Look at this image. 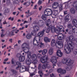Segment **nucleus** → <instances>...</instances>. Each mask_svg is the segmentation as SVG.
<instances>
[{
	"instance_id": "obj_29",
	"label": "nucleus",
	"mask_w": 77,
	"mask_h": 77,
	"mask_svg": "<svg viewBox=\"0 0 77 77\" xmlns=\"http://www.w3.org/2000/svg\"><path fill=\"white\" fill-rule=\"evenodd\" d=\"M34 29H35V31L38 32L39 30V27L37 25H35L34 26Z\"/></svg>"
},
{
	"instance_id": "obj_15",
	"label": "nucleus",
	"mask_w": 77,
	"mask_h": 77,
	"mask_svg": "<svg viewBox=\"0 0 77 77\" xmlns=\"http://www.w3.org/2000/svg\"><path fill=\"white\" fill-rule=\"evenodd\" d=\"M56 54L57 56H58V57H60L62 56V55H63V53L61 52L60 50H58Z\"/></svg>"
},
{
	"instance_id": "obj_48",
	"label": "nucleus",
	"mask_w": 77,
	"mask_h": 77,
	"mask_svg": "<svg viewBox=\"0 0 77 77\" xmlns=\"http://www.w3.org/2000/svg\"><path fill=\"white\" fill-rule=\"evenodd\" d=\"M39 37L38 36H36L33 39V40H35L36 41H37V39H39Z\"/></svg>"
},
{
	"instance_id": "obj_32",
	"label": "nucleus",
	"mask_w": 77,
	"mask_h": 77,
	"mask_svg": "<svg viewBox=\"0 0 77 77\" xmlns=\"http://www.w3.org/2000/svg\"><path fill=\"white\" fill-rule=\"evenodd\" d=\"M47 53V50L46 49H43L42 51V54L43 55H45Z\"/></svg>"
},
{
	"instance_id": "obj_62",
	"label": "nucleus",
	"mask_w": 77,
	"mask_h": 77,
	"mask_svg": "<svg viewBox=\"0 0 77 77\" xmlns=\"http://www.w3.org/2000/svg\"><path fill=\"white\" fill-rule=\"evenodd\" d=\"M74 53L75 54H77V50H75L74 52Z\"/></svg>"
},
{
	"instance_id": "obj_12",
	"label": "nucleus",
	"mask_w": 77,
	"mask_h": 77,
	"mask_svg": "<svg viewBox=\"0 0 77 77\" xmlns=\"http://www.w3.org/2000/svg\"><path fill=\"white\" fill-rule=\"evenodd\" d=\"M72 63H71V61H70L69 63L68 64H67L68 66L67 68H66V70H67V71H69L72 68Z\"/></svg>"
},
{
	"instance_id": "obj_4",
	"label": "nucleus",
	"mask_w": 77,
	"mask_h": 77,
	"mask_svg": "<svg viewBox=\"0 0 77 77\" xmlns=\"http://www.w3.org/2000/svg\"><path fill=\"white\" fill-rule=\"evenodd\" d=\"M64 50L65 51L66 53V54H69L71 52V50H70V47L68 45L65 46L64 48Z\"/></svg>"
},
{
	"instance_id": "obj_58",
	"label": "nucleus",
	"mask_w": 77,
	"mask_h": 77,
	"mask_svg": "<svg viewBox=\"0 0 77 77\" xmlns=\"http://www.w3.org/2000/svg\"><path fill=\"white\" fill-rule=\"evenodd\" d=\"M67 12H68V11H64V15H66V14H68Z\"/></svg>"
},
{
	"instance_id": "obj_55",
	"label": "nucleus",
	"mask_w": 77,
	"mask_h": 77,
	"mask_svg": "<svg viewBox=\"0 0 77 77\" xmlns=\"http://www.w3.org/2000/svg\"><path fill=\"white\" fill-rule=\"evenodd\" d=\"M38 58H41L42 57V55L41 54H39L38 55Z\"/></svg>"
},
{
	"instance_id": "obj_43",
	"label": "nucleus",
	"mask_w": 77,
	"mask_h": 77,
	"mask_svg": "<svg viewBox=\"0 0 77 77\" xmlns=\"http://www.w3.org/2000/svg\"><path fill=\"white\" fill-rule=\"evenodd\" d=\"M67 27L68 28L71 29L72 28V25L71 24H68Z\"/></svg>"
},
{
	"instance_id": "obj_1",
	"label": "nucleus",
	"mask_w": 77,
	"mask_h": 77,
	"mask_svg": "<svg viewBox=\"0 0 77 77\" xmlns=\"http://www.w3.org/2000/svg\"><path fill=\"white\" fill-rule=\"evenodd\" d=\"M22 49L25 53H28L29 51V47L28 45L26 43H23L22 46Z\"/></svg>"
},
{
	"instance_id": "obj_17",
	"label": "nucleus",
	"mask_w": 77,
	"mask_h": 77,
	"mask_svg": "<svg viewBox=\"0 0 77 77\" xmlns=\"http://www.w3.org/2000/svg\"><path fill=\"white\" fill-rule=\"evenodd\" d=\"M65 32V34H67L66 32L68 33V35H72L73 33L72 31L71 30H69V29H66Z\"/></svg>"
},
{
	"instance_id": "obj_8",
	"label": "nucleus",
	"mask_w": 77,
	"mask_h": 77,
	"mask_svg": "<svg viewBox=\"0 0 77 77\" xmlns=\"http://www.w3.org/2000/svg\"><path fill=\"white\" fill-rule=\"evenodd\" d=\"M17 57L19 58V61L20 62H23L25 60V57L24 56H21L20 54H17L16 55Z\"/></svg>"
},
{
	"instance_id": "obj_36",
	"label": "nucleus",
	"mask_w": 77,
	"mask_h": 77,
	"mask_svg": "<svg viewBox=\"0 0 77 77\" xmlns=\"http://www.w3.org/2000/svg\"><path fill=\"white\" fill-rule=\"evenodd\" d=\"M38 73L40 74V77H42V75H43V73H42V70H39L38 71Z\"/></svg>"
},
{
	"instance_id": "obj_6",
	"label": "nucleus",
	"mask_w": 77,
	"mask_h": 77,
	"mask_svg": "<svg viewBox=\"0 0 77 77\" xmlns=\"http://www.w3.org/2000/svg\"><path fill=\"white\" fill-rule=\"evenodd\" d=\"M57 45H56V47L59 48H61L63 47V42L60 41H57Z\"/></svg>"
},
{
	"instance_id": "obj_21",
	"label": "nucleus",
	"mask_w": 77,
	"mask_h": 77,
	"mask_svg": "<svg viewBox=\"0 0 77 77\" xmlns=\"http://www.w3.org/2000/svg\"><path fill=\"white\" fill-rule=\"evenodd\" d=\"M65 36L63 34H61V35H60L58 37V39L59 40H63L64 39Z\"/></svg>"
},
{
	"instance_id": "obj_27",
	"label": "nucleus",
	"mask_w": 77,
	"mask_h": 77,
	"mask_svg": "<svg viewBox=\"0 0 77 77\" xmlns=\"http://www.w3.org/2000/svg\"><path fill=\"white\" fill-rule=\"evenodd\" d=\"M26 70V68L24 66L23 67H21L20 68V72H23Z\"/></svg>"
},
{
	"instance_id": "obj_57",
	"label": "nucleus",
	"mask_w": 77,
	"mask_h": 77,
	"mask_svg": "<svg viewBox=\"0 0 77 77\" xmlns=\"http://www.w3.org/2000/svg\"><path fill=\"white\" fill-rule=\"evenodd\" d=\"M14 58H12V59H11V63H12V64H14Z\"/></svg>"
},
{
	"instance_id": "obj_53",
	"label": "nucleus",
	"mask_w": 77,
	"mask_h": 77,
	"mask_svg": "<svg viewBox=\"0 0 77 77\" xmlns=\"http://www.w3.org/2000/svg\"><path fill=\"white\" fill-rule=\"evenodd\" d=\"M42 1H39L38 2V5H41V4H42Z\"/></svg>"
},
{
	"instance_id": "obj_25",
	"label": "nucleus",
	"mask_w": 77,
	"mask_h": 77,
	"mask_svg": "<svg viewBox=\"0 0 77 77\" xmlns=\"http://www.w3.org/2000/svg\"><path fill=\"white\" fill-rule=\"evenodd\" d=\"M26 63L27 65H29L31 63V61L30 60L29 58H27L26 59Z\"/></svg>"
},
{
	"instance_id": "obj_23",
	"label": "nucleus",
	"mask_w": 77,
	"mask_h": 77,
	"mask_svg": "<svg viewBox=\"0 0 77 77\" xmlns=\"http://www.w3.org/2000/svg\"><path fill=\"white\" fill-rule=\"evenodd\" d=\"M68 38L70 41H74L75 40V38L73 36H70L69 38Z\"/></svg>"
},
{
	"instance_id": "obj_44",
	"label": "nucleus",
	"mask_w": 77,
	"mask_h": 77,
	"mask_svg": "<svg viewBox=\"0 0 77 77\" xmlns=\"http://www.w3.org/2000/svg\"><path fill=\"white\" fill-rule=\"evenodd\" d=\"M6 3L7 5H10V4L11 3V2L10 1V0H7Z\"/></svg>"
},
{
	"instance_id": "obj_51",
	"label": "nucleus",
	"mask_w": 77,
	"mask_h": 77,
	"mask_svg": "<svg viewBox=\"0 0 77 77\" xmlns=\"http://www.w3.org/2000/svg\"><path fill=\"white\" fill-rule=\"evenodd\" d=\"M16 64L18 65V66H20L21 64L19 62H17L16 63Z\"/></svg>"
},
{
	"instance_id": "obj_3",
	"label": "nucleus",
	"mask_w": 77,
	"mask_h": 77,
	"mask_svg": "<svg viewBox=\"0 0 77 77\" xmlns=\"http://www.w3.org/2000/svg\"><path fill=\"white\" fill-rule=\"evenodd\" d=\"M53 11L51 9H47L44 12V14L46 16H50L52 15Z\"/></svg>"
},
{
	"instance_id": "obj_59",
	"label": "nucleus",
	"mask_w": 77,
	"mask_h": 77,
	"mask_svg": "<svg viewBox=\"0 0 77 77\" xmlns=\"http://www.w3.org/2000/svg\"><path fill=\"white\" fill-rule=\"evenodd\" d=\"M7 24H8V23L6 22V20L4 21L3 22V24L4 25Z\"/></svg>"
},
{
	"instance_id": "obj_34",
	"label": "nucleus",
	"mask_w": 77,
	"mask_h": 77,
	"mask_svg": "<svg viewBox=\"0 0 77 77\" xmlns=\"http://www.w3.org/2000/svg\"><path fill=\"white\" fill-rule=\"evenodd\" d=\"M70 12L71 14H74L75 13V10L73 8H72L70 10Z\"/></svg>"
},
{
	"instance_id": "obj_52",
	"label": "nucleus",
	"mask_w": 77,
	"mask_h": 77,
	"mask_svg": "<svg viewBox=\"0 0 77 77\" xmlns=\"http://www.w3.org/2000/svg\"><path fill=\"white\" fill-rule=\"evenodd\" d=\"M62 8V6H61L59 7V9L60 11H62V10L63 9V8Z\"/></svg>"
},
{
	"instance_id": "obj_26",
	"label": "nucleus",
	"mask_w": 77,
	"mask_h": 77,
	"mask_svg": "<svg viewBox=\"0 0 77 77\" xmlns=\"http://www.w3.org/2000/svg\"><path fill=\"white\" fill-rule=\"evenodd\" d=\"M38 24L40 27H42L44 25V22L42 20H40Z\"/></svg>"
},
{
	"instance_id": "obj_10",
	"label": "nucleus",
	"mask_w": 77,
	"mask_h": 77,
	"mask_svg": "<svg viewBox=\"0 0 77 77\" xmlns=\"http://www.w3.org/2000/svg\"><path fill=\"white\" fill-rule=\"evenodd\" d=\"M58 57H56L55 56H53L51 58V62L52 63L56 64L57 63V59H58Z\"/></svg>"
},
{
	"instance_id": "obj_56",
	"label": "nucleus",
	"mask_w": 77,
	"mask_h": 77,
	"mask_svg": "<svg viewBox=\"0 0 77 77\" xmlns=\"http://www.w3.org/2000/svg\"><path fill=\"white\" fill-rule=\"evenodd\" d=\"M50 77H55L53 73L50 74Z\"/></svg>"
},
{
	"instance_id": "obj_16",
	"label": "nucleus",
	"mask_w": 77,
	"mask_h": 77,
	"mask_svg": "<svg viewBox=\"0 0 77 77\" xmlns=\"http://www.w3.org/2000/svg\"><path fill=\"white\" fill-rule=\"evenodd\" d=\"M63 27L62 26H60L57 27V29L58 30V31L60 32H65V30H63Z\"/></svg>"
},
{
	"instance_id": "obj_50",
	"label": "nucleus",
	"mask_w": 77,
	"mask_h": 77,
	"mask_svg": "<svg viewBox=\"0 0 77 77\" xmlns=\"http://www.w3.org/2000/svg\"><path fill=\"white\" fill-rule=\"evenodd\" d=\"M47 22L49 24H51V21H50V19H49L48 20H46Z\"/></svg>"
},
{
	"instance_id": "obj_30",
	"label": "nucleus",
	"mask_w": 77,
	"mask_h": 77,
	"mask_svg": "<svg viewBox=\"0 0 77 77\" xmlns=\"http://www.w3.org/2000/svg\"><path fill=\"white\" fill-rule=\"evenodd\" d=\"M11 71L13 73V74H14L15 75H17L18 74V72L14 69H11Z\"/></svg>"
},
{
	"instance_id": "obj_31",
	"label": "nucleus",
	"mask_w": 77,
	"mask_h": 77,
	"mask_svg": "<svg viewBox=\"0 0 77 77\" xmlns=\"http://www.w3.org/2000/svg\"><path fill=\"white\" fill-rule=\"evenodd\" d=\"M47 65H48V63H47L43 64L42 66V69H46V68H47Z\"/></svg>"
},
{
	"instance_id": "obj_24",
	"label": "nucleus",
	"mask_w": 77,
	"mask_h": 77,
	"mask_svg": "<svg viewBox=\"0 0 77 77\" xmlns=\"http://www.w3.org/2000/svg\"><path fill=\"white\" fill-rule=\"evenodd\" d=\"M72 31L74 33H77V27L75 26H73L72 27Z\"/></svg>"
},
{
	"instance_id": "obj_38",
	"label": "nucleus",
	"mask_w": 77,
	"mask_h": 77,
	"mask_svg": "<svg viewBox=\"0 0 77 77\" xmlns=\"http://www.w3.org/2000/svg\"><path fill=\"white\" fill-rule=\"evenodd\" d=\"M26 37L27 39H30L32 38V35L30 34H28L26 35Z\"/></svg>"
},
{
	"instance_id": "obj_7",
	"label": "nucleus",
	"mask_w": 77,
	"mask_h": 77,
	"mask_svg": "<svg viewBox=\"0 0 77 77\" xmlns=\"http://www.w3.org/2000/svg\"><path fill=\"white\" fill-rule=\"evenodd\" d=\"M33 61L32 63L33 64L35 65V67H32V69H35V71H36V68L37 67L36 66V65L37 64V63H38V60L36 59V57H35V59H32Z\"/></svg>"
},
{
	"instance_id": "obj_13",
	"label": "nucleus",
	"mask_w": 77,
	"mask_h": 77,
	"mask_svg": "<svg viewBox=\"0 0 77 77\" xmlns=\"http://www.w3.org/2000/svg\"><path fill=\"white\" fill-rule=\"evenodd\" d=\"M69 17H71L70 15L68 14L67 15L64 19V23H66L67 22H69V21L70 20V18H69Z\"/></svg>"
},
{
	"instance_id": "obj_9",
	"label": "nucleus",
	"mask_w": 77,
	"mask_h": 77,
	"mask_svg": "<svg viewBox=\"0 0 77 77\" xmlns=\"http://www.w3.org/2000/svg\"><path fill=\"white\" fill-rule=\"evenodd\" d=\"M48 60V57L47 56H44L40 60V62L42 63H46Z\"/></svg>"
},
{
	"instance_id": "obj_61",
	"label": "nucleus",
	"mask_w": 77,
	"mask_h": 77,
	"mask_svg": "<svg viewBox=\"0 0 77 77\" xmlns=\"http://www.w3.org/2000/svg\"><path fill=\"white\" fill-rule=\"evenodd\" d=\"M35 74H34V73H31L30 74V76H31V77H33V76L34 75H35Z\"/></svg>"
},
{
	"instance_id": "obj_64",
	"label": "nucleus",
	"mask_w": 77,
	"mask_h": 77,
	"mask_svg": "<svg viewBox=\"0 0 77 77\" xmlns=\"http://www.w3.org/2000/svg\"><path fill=\"white\" fill-rule=\"evenodd\" d=\"M63 18V16H62V15H60L59 16V18L60 19H62Z\"/></svg>"
},
{
	"instance_id": "obj_35",
	"label": "nucleus",
	"mask_w": 77,
	"mask_h": 77,
	"mask_svg": "<svg viewBox=\"0 0 77 77\" xmlns=\"http://www.w3.org/2000/svg\"><path fill=\"white\" fill-rule=\"evenodd\" d=\"M53 53V49L52 48H51L49 50V53L50 55H51Z\"/></svg>"
},
{
	"instance_id": "obj_11",
	"label": "nucleus",
	"mask_w": 77,
	"mask_h": 77,
	"mask_svg": "<svg viewBox=\"0 0 77 77\" xmlns=\"http://www.w3.org/2000/svg\"><path fill=\"white\" fill-rule=\"evenodd\" d=\"M58 73H60L61 74H63L66 73V70L61 68H59L57 70Z\"/></svg>"
},
{
	"instance_id": "obj_41",
	"label": "nucleus",
	"mask_w": 77,
	"mask_h": 77,
	"mask_svg": "<svg viewBox=\"0 0 77 77\" xmlns=\"http://www.w3.org/2000/svg\"><path fill=\"white\" fill-rule=\"evenodd\" d=\"M53 71V70L52 69H49V73H47V74H45L46 75H48V74H50L51 72H52Z\"/></svg>"
},
{
	"instance_id": "obj_49",
	"label": "nucleus",
	"mask_w": 77,
	"mask_h": 77,
	"mask_svg": "<svg viewBox=\"0 0 77 77\" xmlns=\"http://www.w3.org/2000/svg\"><path fill=\"white\" fill-rule=\"evenodd\" d=\"M55 32L56 33H57V34H59V33H60V31H59L57 29L55 31Z\"/></svg>"
},
{
	"instance_id": "obj_28",
	"label": "nucleus",
	"mask_w": 77,
	"mask_h": 77,
	"mask_svg": "<svg viewBox=\"0 0 77 77\" xmlns=\"http://www.w3.org/2000/svg\"><path fill=\"white\" fill-rule=\"evenodd\" d=\"M56 45V40L54 39H53L51 42V46L54 47Z\"/></svg>"
},
{
	"instance_id": "obj_47",
	"label": "nucleus",
	"mask_w": 77,
	"mask_h": 77,
	"mask_svg": "<svg viewBox=\"0 0 77 77\" xmlns=\"http://www.w3.org/2000/svg\"><path fill=\"white\" fill-rule=\"evenodd\" d=\"M14 19V17H12H12H11L9 18L8 19L9 20H11V21H13Z\"/></svg>"
},
{
	"instance_id": "obj_18",
	"label": "nucleus",
	"mask_w": 77,
	"mask_h": 77,
	"mask_svg": "<svg viewBox=\"0 0 77 77\" xmlns=\"http://www.w3.org/2000/svg\"><path fill=\"white\" fill-rule=\"evenodd\" d=\"M58 13V11L56 10L52 14H51V17L52 18H54L55 17L57 16V14Z\"/></svg>"
},
{
	"instance_id": "obj_42",
	"label": "nucleus",
	"mask_w": 77,
	"mask_h": 77,
	"mask_svg": "<svg viewBox=\"0 0 77 77\" xmlns=\"http://www.w3.org/2000/svg\"><path fill=\"white\" fill-rule=\"evenodd\" d=\"M36 55L35 54H32V59H35V58H36Z\"/></svg>"
},
{
	"instance_id": "obj_2",
	"label": "nucleus",
	"mask_w": 77,
	"mask_h": 77,
	"mask_svg": "<svg viewBox=\"0 0 77 77\" xmlns=\"http://www.w3.org/2000/svg\"><path fill=\"white\" fill-rule=\"evenodd\" d=\"M50 30H51V32H52V33L55 32V31H56V28H55V27H54V26L50 25L49 26V28L46 27V33H49V32L50 31Z\"/></svg>"
},
{
	"instance_id": "obj_46",
	"label": "nucleus",
	"mask_w": 77,
	"mask_h": 77,
	"mask_svg": "<svg viewBox=\"0 0 77 77\" xmlns=\"http://www.w3.org/2000/svg\"><path fill=\"white\" fill-rule=\"evenodd\" d=\"M31 35H33V36H35L36 35V33L34 32H32L31 33Z\"/></svg>"
},
{
	"instance_id": "obj_19",
	"label": "nucleus",
	"mask_w": 77,
	"mask_h": 77,
	"mask_svg": "<svg viewBox=\"0 0 77 77\" xmlns=\"http://www.w3.org/2000/svg\"><path fill=\"white\" fill-rule=\"evenodd\" d=\"M44 41L46 43H48V42H50L51 41V39L48 38L47 37H45L44 39Z\"/></svg>"
},
{
	"instance_id": "obj_45",
	"label": "nucleus",
	"mask_w": 77,
	"mask_h": 77,
	"mask_svg": "<svg viewBox=\"0 0 77 77\" xmlns=\"http://www.w3.org/2000/svg\"><path fill=\"white\" fill-rule=\"evenodd\" d=\"M40 44L41 45L40 46V47H41V48H42V47H44V44L42 43V42H41Z\"/></svg>"
},
{
	"instance_id": "obj_40",
	"label": "nucleus",
	"mask_w": 77,
	"mask_h": 77,
	"mask_svg": "<svg viewBox=\"0 0 77 77\" xmlns=\"http://www.w3.org/2000/svg\"><path fill=\"white\" fill-rule=\"evenodd\" d=\"M9 9L7 8H5L4 14H5V13H9Z\"/></svg>"
},
{
	"instance_id": "obj_14",
	"label": "nucleus",
	"mask_w": 77,
	"mask_h": 77,
	"mask_svg": "<svg viewBox=\"0 0 77 77\" xmlns=\"http://www.w3.org/2000/svg\"><path fill=\"white\" fill-rule=\"evenodd\" d=\"M70 59H68V60L66 59H63L62 60V63L64 64L66 63V65H68L69 63V62H70Z\"/></svg>"
},
{
	"instance_id": "obj_33",
	"label": "nucleus",
	"mask_w": 77,
	"mask_h": 77,
	"mask_svg": "<svg viewBox=\"0 0 77 77\" xmlns=\"http://www.w3.org/2000/svg\"><path fill=\"white\" fill-rule=\"evenodd\" d=\"M73 24L75 25V26H77V20L75 19H74L72 21Z\"/></svg>"
},
{
	"instance_id": "obj_60",
	"label": "nucleus",
	"mask_w": 77,
	"mask_h": 77,
	"mask_svg": "<svg viewBox=\"0 0 77 77\" xmlns=\"http://www.w3.org/2000/svg\"><path fill=\"white\" fill-rule=\"evenodd\" d=\"M47 67L48 68H51V66H50V65L48 64V65H47Z\"/></svg>"
},
{
	"instance_id": "obj_39",
	"label": "nucleus",
	"mask_w": 77,
	"mask_h": 77,
	"mask_svg": "<svg viewBox=\"0 0 77 77\" xmlns=\"http://www.w3.org/2000/svg\"><path fill=\"white\" fill-rule=\"evenodd\" d=\"M42 18L44 20H47V17L45 16V15H43L42 17Z\"/></svg>"
},
{
	"instance_id": "obj_63",
	"label": "nucleus",
	"mask_w": 77,
	"mask_h": 77,
	"mask_svg": "<svg viewBox=\"0 0 77 77\" xmlns=\"http://www.w3.org/2000/svg\"><path fill=\"white\" fill-rule=\"evenodd\" d=\"M37 5H35L34 6V8H33L34 9H37Z\"/></svg>"
},
{
	"instance_id": "obj_22",
	"label": "nucleus",
	"mask_w": 77,
	"mask_h": 77,
	"mask_svg": "<svg viewBox=\"0 0 77 77\" xmlns=\"http://www.w3.org/2000/svg\"><path fill=\"white\" fill-rule=\"evenodd\" d=\"M33 44L34 45H36L38 46L40 44V42H38L37 40H33Z\"/></svg>"
},
{
	"instance_id": "obj_5",
	"label": "nucleus",
	"mask_w": 77,
	"mask_h": 77,
	"mask_svg": "<svg viewBox=\"0 0 77 77\" xmlns=\"http://www.w3.org/2000/svg\"><path fill=\"white\" fill-rule=\"evenodd\" d=\"M47 31V27L44 28L43 30L41 31L38 34V36L39 37H42L44 35V32Z\"/></svg>"
},
{
	"instance_id": "obj_54",
	"label": "nucleus",
	"mask_w": 77,
	"mask_h": 77,
	"mask_svg": "<svg viewBox=\"0 0 77 77\" xmlns=\"http://www.w3.org/2000/svg\"><path fill=\"white\" fill-rule=\"evenodd\" d=\"M30 5V2H26V6H29V5Z\"/></svg>"
},
{
	"instance_id": "obj_20",
	"label": "nucleus",
	"mask_w": 77,
	"mask_h": 77,
	"mask_svg": "<svg viewBox=\"0 0 77 77\" xmlns=\"http://www.w3.org/2000/svg\"><path fill=\"white\" fill-rule=\"evenodd\" d=\"M59 6V4L57 2H55L53 4L52 7L54 9H56Z\"/></svg>"
},
{
	"instance_id": "obj_37",
	"label": "nucleus",
	"mask_w": 77,
	"mask_h": 77,
	"mask_svg": "<svg viewBox=\"0 0 77 77\" xmlns=\"http://www.w3.org/2000/svg\"><path fill=\"white\" fill-rule=\"evenodd\" d=\"M73 6L74 7H76L77 8V1L75 2H74L73 3Z\"/></svg>"
}]
</instances>
